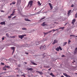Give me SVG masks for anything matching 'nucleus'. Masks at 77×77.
<instances>
[{
    "instance_id": "1",
    "label": "nucleus",
    "mask_w": 77,
    "mask_h": 77,
    "mask_svg": "<svg viewBox=\"0 0 77 77\" xmlns=\"http://www.w3.org/2000/svg\"><path fill=\"white\" fill-rule=\"evenodd\" d=\"M33 1L32 0L28 2V6H29L30 5V7H31V6L33 5Z\"/></svg>"
},
{
    "instance_id": "2",
    "label": "nucleus",
    "mask_w": 77,
    "mask_h": 77,
    "mask_svg": "<svg viewBox=\"0 0 77 77\" xmlns=\"http://www.w3.org/2000/svg\"><path fill=\"white\" fill-rule=\"evenodd\" d=\"M25 36H26V35L24 34L22 35H18V37L19 38H20L21 39H22Z\"/></svg>"
},
{
    "instance_id": "3",
    "label": "nucleus",
    "mask_w": 77,
    "mask_h": 77,
    "mask_svg": "<svg viewBox=\"0 0 77 77\" xmlns=\"http://www.w3.org/2000/svg\"><path fill=\"white\" fill-rule=\"evenodd\" d=\"M45 47V45H42L40 47V50H42L43 48H44Z\"/></svg>"
},
{
    "instance_id": "4",
    "label": "nucleus",
    "mask_w": 77,
    "mask_h": 77,
    "mask_svg": "<svg viewBox=\"0 0 77 77\" xmlns=\"http://www.w3.org/2000/svg\"><path fill=\"white\" fill-rule=\"evenodd\" d=\"M77 54V48H76L74 51V54Z\"/></svg>"
},
{
    "instance_id": "5",
    "label": "nucleus",
    "mask_w": 77,
    "mask_h": 77,
    "mask_svg": "<svg viewBox=\"0 0 77 77\" xmlns=\"http://www.w3.org/2000/svg\"><path fill=\"white\" fill-rule=\"evenodd\" d=\"M57 40L55 39L54 40V42L52 43L53 45H54L56 44V43H57Z\"/></svg>"
},
{
    "instance_id": "6",
    "label": "nucleus",
    "mask_w": 77,
    "mask_h": 77,
    "mask_svg": "<svg viewBox=\"0 0 77 77\" xmlns=\"http://www.w3.org/2000/svg\"><path fill=\"white\" fill-rule=\"evenodd\" d=\"M30 62L31 63H32V64H33V65H38V64H37V63H34L33 61H30Z\"/></svg>"
},
{
    "instance_id": "7",
    "label": "nucleus",
    "mask_w": 77,
    "mask_h": 77,
    "mask_svg": "<svg viewBox=\"0 0 77 77\" xmlns=\"http://www.w3.org/2000/svg\"><path fill=\"white\" fill-rule=\"evenodd\" d=\"M49 5L50 6L51 10H52L53 8V6H52V5H51V4L50 3H49Z\"/></svg>"
},
{
    "instance_id": "8",
    "label": "nucleus",
    "mask_w": 77,
    "mask_h": 77,
    "mask_svg": "<svg viewBox=\"0 0 77 77\" xmlns=\"http://www.w3.org/2000/svg\"><path fill=\"white\" fill-rule=\"evenodd\" d=\"M41 26H46V25H47V23H46V22H44L42 24H41Z\"/></svg>"
},
{
    "instance_id": "9",
    "label": "nucleus",
    "mask_w": 77,
    "mask_h": 77,
    "mask_svg": "<svg viewBox=\"0 0 77 77\" xmlns=\"http://www.w3.org/2000/svg\"><path fill=\"white\" fill-rule=\"evenodd\" d=\"M75 21H76V20L75 19L73 20H72V24H74L75 23Z\"/></svg>"
},
{
    "instance_id": "10",
    "label": "nucleus",
    "mask_w": 77,
    "mask_h": 77,
    "mask_svg": "<svg viewBox=\"0 0 77 77\" xmlns=\"http://www.w3.org/2000/svg\"><path fill=\"white\" fill-rule=\"evenodd\" d=\"M25 21H29V22H31V21L29 20L28 19L25 18Z\"/></svg>"
},
{
    "instance_id": "11",
    "label": "nucleus",
    "mask_w": 77,
    "mask_h": 77,
    "mask_svg": "<svg viewBox=\"0 0 77 77\" xmlns=\"http://www.w3.org/2000/svg\"><path fill=\"white\" fill-rule=\"evenodd\" d=\"M41 43V42H39L38 41H37V42H36V45H39V44H40Z\"/></svg>"
},
{
    "instance_id": "12",
    "label": "nucleus",
    "mask_w": 77,
    "mask_h": 77,
    "mask_svg": "<svg viewBox=\"0 0 77 77\" xmlns=\"http://www.w3.org/2000/svg\"><path fill=\"white\" fill-rule=\"evenodd\" d=\"M21 3V0H17V3Z\"/></svg>"
},
{
    "instance_id": "13",
    "label": "nucleus",
    "mask_w": 77,
    "mask_h": 77,
    "mask_svg": "<svg viewBox=\"0 0 77 77\" xmlns=\"http://www.w3.org/2000/svg\"><path fill=\"white\" fill-rule=\"evenodd\" d=\"M0 24H2V25H3V24H5V22L3 21L1 22Z\"/></svg>"
},
{
    "instance_id": "14",
    "label": "nucleus",
    "mask_w": 77,
    "mask_h": 77,
    "mask_svg": "<svg viewBox=\"0 0 77 77\" xmlns=\"http://www.w3.org/2000/svg\"><path fill=\"white\" fill-rule=\"evenodd\" d=\"M37 72H38V73L40 74L41 75H42V74H43V73H42V72H41L38 71H37Z\"/></svg>"
},
{
    "instance_id": "15",
    "label": "nucleus",
    "mask_w": 77,
    "mask_h": 77,
    "mask_svg": "<svg viewBox=\"0 0 77 77\" xmlns=\"http://www.w3.org/2000/svg\"><path fill=\"white\" fill-rule=\"evenodd\" d=\"M50 75H51V76H52V77H55V76L54 75V74H53V73H50Z\"/></svg>"
},
{
    "instance_id": "16",
    "label": "nucleus",
    "mask_w": 77,
    "mask_h": 77,
    "mask_svg": "<svg viewBox=\"0 0 77 77\" xmlns=\"http://www.w3.org/2000/svg\"><path fill=\"white\" fill-rule=\"evenodd\" d=\"M38 6H41V3H40V2L38 1Z\"/></svg>"
},
{
    "instance_id": "17",
    "label": "nucleus",
    "mask_w": 77,
    "mask_h": 77,
    "mask_svg": "<svg viewBox=\"0 0 77 77\" xmlns=\"http://www.w3.org/2000/svg\"><path fill=\"white\" fill-rule=\"evenodd\" d=\"M28 70H30L31 71H33V69L32 68H30L29 69H28Z\"/></svg>"
},
{
    "instance_id": "18",
    "label": "nucleus",
    "mask_w": 77,
    "mask_h": 77,
    "mask_svg": "<svg viewBox=\"0 0 77 77\" xmlns=\"http://www.w3.org/2000/svg\"><path fill=\"white\" fill-rule=\"evenodd\" d=\"M4 68H10V66H7L4 67Z\"/></svg>"
},
{
    "instance_id": "19",
    "label": "nucleus",
    "mask_w": 77,
    "mask_h": 77,
    "mask_svg": "<svg viewBox=\"0 0 77 77\" xmlns=\"http://www.w3.org/2000/svg\"><path fill=\"white\" fill-rule=\"evenodd\" d=\"M71 10H70L68 11V15H69V14H70V13H71Z\"/></svg>"
},
{
    "instance_id": "20",
    "label": "nucleus",
    "mask_w": 77,
    "mask_h": 77,
    "mask_svg": "<svg viewBox=\"0 0 77 77\" xmlns=\"http://www.w3.org/2000/svg\"><path fill=\"white\" fill-rule=\"evenodd\" d=\"M64 28H65V27H60L59 28V29H62V30H63V29H64Z\"/></svg>"
},
{
    "instance_id": "21",
    "label": "nucleus",
    "mask_w": 77,
    "mask_h": 77,
    "mask_svg": "<svg viewBox=\"0 0 77 77\" xmlns=\"http://www.w3.org/2000/svg\"><path fill=\"white\" fill-rule=\"evenodd\" d=\"M22 30H27V29L26 28H23L22 29Z\"/></svg>"
},
{
    "instance_id": "22",
    "label": "nucleus",
    "mask_w": 77,
    "mask_h": 77,
    "mask_svg": "<svg viewBox=\"0 0 77 77\" xmlns=\"http://www.w3.org/2000/svg\"><path fill=\"white\" fill-rule=\"evenodd\" d=\"M56 50L57 51H59V48L57 47V48H56Z\"/></svg>"
},
{
    "instance_id": "23",
    "label": "nucleus",
    "mask_w": 77,
    "mask_h": 77,
    "mask_svg": "<svg viewBox=\"0 0 77 77\" xmlns=\"http://www.w3.org/2000/svg\"><path fill=\"white\" fill-rule=\"evenodd\" d=\"M67 44L66 42H65L63 43V46H65Z\"/></svg>"
},
{
    "instance_id": "24",
    "label": "nucleus",
    "mask_w": 77,
    "mask_h": 77,
    "mask_svg": "<svg viewBox=\"0 0 77 77\" xmlns=\"http://www.w3.org/2000/svg\"><path fill=\"white\" fill-rule=\"evenodd\" d=\"M58 48L60 50H62V49L60 46H59Z\"/></svg>"
},
{
    "instance_id": "25",
    "label": "nucleus",
    "mask_w": 77,
    "mask_h": 77,
    "mask_svg": "<svg viewBox=\"0 0 77 77\" xmlns=\"http://www.w3.org/2000/svg\"><path fill=\"white\" fill-rule=\"evenodd\" d=\"M43 33H44L45 35H47V34H48V32H47L46 33L45 32H43Z\"/></svg>"
},
{
    "instance_id": "26",
    "label": "nucleus",
    "mask_w": 77,
    "mask_h": 77,
    "mask_svg": "<svg viewBox=\"0 0 77 77\" xmlns=\"http://www.w3.org/2000/svg\"><path fill=\"white\" fill-rule=\"evenodd\" d=\"M11 50H14L15 49V48L14 47H12L11 48Z\"/></svg>"
},
{
    "instance_id": "27",
    "label": "nucleus",
    "mask_w": 77,
    "mask_h": 77,
    "mask_svg": "<svg viewBox=\"0 0 77 77\" xmlns=\"http://www.w3.org/2000/svg\"><path fill=\"white\" fill-rule=\"evenodd\" d=\"M6 35L7 38H8V37H9V34L8 33H6Z\"/></svg>"
},
{
    "instance_id": "28",
    "label": "nucleus",
    "mask_w": 77,
    "mask_h": 77,
    "mask_svg": "<svg viewBox=\"0 0 77 77\" xmlns=\"http://www.w3.org/2000/svg\"><path fill=\"white\" fill-rule=\"evenodd\" d=\"M15 3H16V2H12V4L13 5H15Z\"/></svg>"
},
{
    "instance_id": "29",
    "label": "nucleus",
    "mask_w": 77,
    "mask_h": 77,
    "mask_svg": "<svg viewBox=\"0 0 77 77\" xmlns=\"http://www.w3.org/2000/svg\"><path fill=\"white\" fill-rule=\"evenodd\" d=\"M14 51H15V49L13 50V52H12V55L14 53Z\"/></svg>"
},
{
    "instance_id": "30",
    "label": "nucleus",
    "mask_w": 77,
    "mask_h": 77,
    "mask_svg": "<svg viewBox=\"0 0 77 77\" xmlns=\"http://www.w3.org/2000/svg\"><path fill=\"white\" fill-rule=\"evenodd\" d=\"M45 17H44L41 19V20H44V19H45Z\"/></svg>"
},
{
    "instance_id": "31",
    "label": "nucleus",
    "mask_w": 77,
    "mask_h": 77,
    "mask_svg": "<svg viewBox=\"0 0 77 77\" xmlns=\"http://www.w3.org/2000/svg\"><path fill=\"white\" fill-rule=\"evenodd\" d=\"M14 14H13V13H12L10 15V16H11V17H12V16H14Z\"/></svg>"
},
{
    "instance_id": "32",
    "label": "nucleus",
    "mask_w": 77,
    "mask_h": 77,
    "mask_svg": "<svg viewBox=\"0 0 77 77\" xmlns=\"http://www.w3.org/2000/svg\"><path fill=\"white\" fill-rule=\"evenodd\" d=\"M35 13H36V15L37 14H39V13H40V12H38Z\"/></svg>"
},
{
    "instance_id": "33",
    "label": "nucleus",
    "mask_w": 77,
    "mask_h": 77,
    "mask_svg": "<svg viewBox=\"0 0 77 77\" xmlns=\"http://www.w3.org/2000/svg\"><path fill=\"white\" fill-rule=\"evenodd\" d=\"M8 18H11L12 17V16H8Z\"/></svg>"
},
{
    "instance_id": "34",
    "label": "nucleus",
    "mask_w": 77,
    "mask_h": 77,
    "mask_svg": "<svg viewBox=\"0 0 77 77\" xmlns=\"http://www.w3.org/2000/svg\"><path fill=\"white\" fill-rule=\"evenodd\" d=\"M3 70H4V71H6V68H4V67L3 68Z\"/></svg>"
},
{
    "instance_id": "35",
    "label": "nucleus",
    "mask_w": 77,
    "mask_h": 77,
    "mask_svg": "<svg viewBox=\"0 0 77 77\" xmlns=\"http://www.w3.org/2000/svg\"><path fill=\"white\" fill-rule=\"evenodd\" d=\"M15 12V11H13L12 14H14V13Z\"/></svg>"
},
{
    "instance_id": "36",
    "label": "nucleus",
    "mask_w": 77,
    "mask_h": 77,
    "mask_svg": "<svg viewBox=\"0 0 77 77\" xmlns=\"http://www.w3.org/2000/svg\"><path fill=\"white\" fill-rule=\"evenodd\" d=\"M52 32V31H49L47 32H48V33H51V32Z\"/></svg>"
},
{
    "instance_id": "37",
    "label": "nucleus",
    "mask_w": 77,
    "mask_h": 77,
    "mask_svg": "<svg viewBox=\"0 0 77 77\" xmlns=\"http://www.w3.org/2000/svg\"><path fill=\"white\" fill-rule=\"evenodd\" d=\"M1 63L2 65H5V63Z\"/></svg>"
},
{
    "instance_id": "38",
    "label": "nucleus",
    "mask_w": 77,
    "mask_h": 77,
    "mask_svg": "<svg viewBox=\"0 0 77 77\" xmlns=\"http://www.w3.org/2000/svg\"><path fill=\"white\" fill-rule=\"evenodd\" d=\"M11 38H15V36H11Z\"/></svg>"
},
{
    "instance_id": "39",
    "label": "nucleus",
    "mask_w": 77,
    "mask_h": 77,
    "mask_svg": "<svg viewBox=\"0 0 77 77\" xmlns=\"http://www.w3.org/2000/svg\"><path fill=\"white\" fill-rule=\"evenodd\" d=\"M1 12H5V11L3 10H1Z\"/></svg>"
},
{
    "instance_id": "40",
    "label": "nucleus",
    "mask_w": 77,
    "mask_h": 77,
    "mask_svg": "<svg viewBox=\"0 0 77 77\" xmlns=\"http://www.w3.org/2000/svg\"><path fill=\"white\" fill-rule=\"evenodd\" d=\"M77 15H76V14L75 15V18H77Z\"/></svg>"
},
{
    "instance_id": "41",
    "label": "nucleus",
    "mask_w": 77,
    "mask_h": 77,
    "mask_svg": "<svg viewBox=\"0 0 77 77\" xmlns=\"http://www.w3.org/2000/svg\"><path fill=\"white\" fill-rule=\"evenodd\" d=\"M36 15V13L35 14H32V15L34 16V15Z\"/></svg>"
},
{
    "instance_id": "42",
    "label": "nucleus",
    "mask_w": 77,
    "mask_h": 77,
    "mask_svg": "<svg viewBox=\"0 0 77 77\" xmlns=\"http://www.w3.org/2000/svg\"><path fill=\"white\" fill-rule=\"evenodd\" d=\"M18 66L19 67H20V66H21V65H20V64H19V65H18Z\"/></svg>"
},
{
    "instance_id": "43",
    "label": "nucleus",
    "mask_w": 77,
    "mask_h": 77,
    "mask_svg": "<svg viewBox=\"0 0 77 77\" xmlns=\"http://www.w3.org/2000/svg\"><path fill=\"white\" fill-rule=\"evenodd\" d=\"M25 54H28L29 53L27 52H25Z\"/></svg>"
},
{
    "instance_id": "44",
    "label": "nucleus",
    "mask_w": 77,
    "mask_h": 77,
    "mask_svg": "<svg viewBox=\"0 0 77 77\" xmlns=\"http://www.w3.org/2000/svg\"><path fill=\"white\" fill-rule=\"evenodd\" d=\"M51 68L49 69H48V70H49V71H50L51 70Z\"/></svg>"
},
{
    "instance_id": "45",
    "label": "nucleus",
    "mask_w": 77,
    "mask_h": 77,
    "mask_svg": "<svg viewBox=\"0 0 77 77\" xmlns=\"http://www.w3.org/2000/svg\"><path fill=\"white\" fill-rule=\"evenodd\" d=\"M74 5L73 4H72L71 6V7H74Z\"/></svg>"
},
{
    "instance_id": "46",
    "label": "nucleus",
    "mask_w": 77,
    "mask_h": 77,
    "mask_svg": "<svg viewBox=\"0 0 77 77\" xmlns=\"http://www.w3.org/2000/svg\"><path fill=\"white\" fill-rule=\"evenodd\" d=\"M70 36H75L74 35H70Z\"/></svg>"
},
{
    "instance_id": "47",
    "label": "nucleus",
    "mask_w": 77,
    "mask_h": 77,
    "mask_svg": "<svg viewBox=\"0 0 77 77\" xmlns=\"http://www.w3.org/2000/svg\"><path fill=\"white\" fill-rule=\"evenodd\" d=\"M2 40H5V38L3 37L2 38Z\"/></svg>"
},
{
    "instance_id": "48",
    "label": "nucleus",
    "mask_w": 77,
    "mask_h": 77,
    "mask_svg": "<svg viewBox=\"0 0 77 77\" xmlns=\"http://www.w3.org/2000/svg\"><path fill=\"white\" fill-rule=\"evenodd\" d=\"M61 57H65V55H63Z\"/></svg>"
},
{
    "instance_id": "49",
    "label": "nucleus",
    "mask_w": 77,
    "mask_h": 77,
    "mask_svg": "<svg viewBox=\"0 0 77 77\" xmlns=\"http://www.w3.org/2000/svg\"><path fill=\"white\" fill-rule=\"evenodd\" d=\"M16 18V16H14V17L12 19H14V18Z\"/></svg>"
},
{
    "instance_id": "50",
    "label": "nucleus",
    "mask_w": 77,
    "mask_h": 77,
    "mask_svg": "<svg viewBox=\"0 0 77 77\" xmlns=\"http://www.w3.org/2000/svg\"><path fill=\"white\" fill-rule=\"evenodd\" d=\"M68 42H71V41H70V40H68Z\"/></svg>"
},
{
    "instance_id": "51",
    "label": "nucleus",
    "mask_w": 77,
    "mask_h": 77,
    "mask_svg": "<svg viewBox=\"0 0 77 77\" xmlns=\"http://www.w3.org/2000/svg\"><path fill=\"white\" fill-rule=\"evenodd\" d=\"M58 23H57V22H54V24H55H55H58Z\"/></svg>"
},
{
    "instance_id": "52",
    "label": "nucleus",
    "mask_w": 77,
    "mask_h": 77,
    "mask_svg": "<svg viewBox=\"0 0 77 77\" xmlns=\"http://www.w3.org/2000/svg\"><path fill=\"white\" fill-rule=\"evenodd\" d=\"M5 73H6V72H3L2 73V74H5Z\"/></svg>"
},
{
    "instance_id": "53",
    "label": "nucleus",
    "mask_w": 77,
    "mask_h": 77,
    "mask_svg": "<svg viewBox=\"0 0 77 77\" xmlns=\"http://www.w3.org/2000/svg\"><path fill=\"white\" fill-rule=\"evenodd\" d=\"M52 31H56V30L55 29H53Z\"/></svg>"
},
{
    "instance_id": "54",
    "label": "nucleus",
    "mask_w": 77,
    "mask_h": 77,
    "mask_svg": "<svg viewBox=\"0 0 77 77\" xmlns=\"http://www.w3.org/2000/svg\"><path fill=\"white\" fill-rule=\"evenodd\" d=\"M25 75H22L21 76H24Z\"/></svg>"
},
{
    "instance_id": "55",
    "label": "nucleus",
    "mask_w": 77,
    "mask_h": 77,
    "mask_svg": "<svg viewBox=\"0 0 77 77\" xmlns=\"http://www.w3.org/2000/svg\"><path fill=\"white\" fill-rule=\"evenodd\" d=\"M24 63H25V64H27V63L26 62H25Z\"/></svg>"
},
{
    "instance_id": "56",
    "label": "nucleus",
    "mask_w": 77,
    "mask_h": 77,
    "mask_svg": "<svg viewBox=\"0 0 77 77\" xmlns=\"http://www.w3.org/2000/svg\"><path fill=\"white\" fill-rule=\"evenodd\" d=\"M17 76L18 77L19 76V75H17Z\"/></svg>"
},
{
    "instance_id": "57",
    "label": "nucleus",
    "mask_w": 77,
    "mask_h": 77,
    "mask_svg": "<svg viewBox=\"0 0 77 77\" xmlns=\"http://www.w3.org/2000/svg\"><path fill=\"white\" fill-rule=\"evenodd\" d=\"M69 29H68L67 30V31H69Z\"/></svg>"
},
{
    "instance_id": "58",
    "label": "nucleus",
    "mask_w": 77,
    "mask_h": 77,
    "mask_svg": "<svg viewBox=\"0 0 77 77\" xmlns=\"http://www.w3.org/2000/svg\"><path fill=\"white\" fill-rule=\"evenodd\" d=\"M46 68H50L49 66H46Z\"/></svg>"
},
{
    "instance_id": "59",
    "label": "nucleus",
    "mask_w": 77,
    "mask_h": 77,
    "mask_svg": "<svg viewBox=\"0 0 77 77\" xmlns=\"http://www.w3.org/2000/svg\"><path fill=\"white\" fill-rule=\"evenodd\" d=\"M44 67L45 68H47V66H44Z\"/></svg>"
},
{
    "instance_id": "60",
    "label": "nucleus",
    "mask_w": 77,
    "mask_h": 77,
    "mask_svg": "<svg viewBox=\"0 0 77 77\" xmlns=\"http://www.w3.org/2000/svg\"><path fill=\"white\" fill-rule=\"evenodd\" d=\"M36 8H35V11H36Z\"/></svg>"
},
{
    "instance_id": "61",
    "label": "nucleus",
    "mask_w": 77,
    "mask_h": 77,
    "mask_svg": "<svg viewBox=\"0 0 77 77\" xmlns=\"http://www.w3.org/2000/svg\"><path fill=\"white\" fill-rule=\"evenodd\" d=\"M6 66H6V65H5V66L4 67H6Z\"/></svg>"
},
{
    "instance_id": "62",
    "label": "nucleus",
    "mask_w": 77,
    "mask_h": 77,
    "mask_svg": "<svg viewBox=\"0 0 77 77\" xmlns=\"http://www.w3.org/2000/svg\"><path fill=\"white\" fill-rule=\"evenodd\" d=\"M13 5L12 4V3L10 4V5Z\"/></svg>"
},
{
    "instance_id": "63",
    "label": "nucleus",
    "mask_w": 77,
    "mask_h": 77,
    "mask_svg": "<svg viewBox=\"0 0 77 77\" xmlns=\"http://www.w3.org/2000/svg\"><path fill=\"white\" fill-rule=\"evenodd\" d=\"M75 15H77V12L76 13V14H75Z\"/></svg>"
},
{
    "instance_id": "64",
    "label": "nucleus",
    "mask_w": 77,
    "mask_h": 77,
    "mask_svg": "<svg viewBox=\"0 0 77 77\" xmlns=\"http://www.w3.org/2000/svg\"><path fill=\"white\" fill-rule=\"evenodd\" d=\"M33 31H35V29H33Z\"/></svg>"
}]
</instances>
